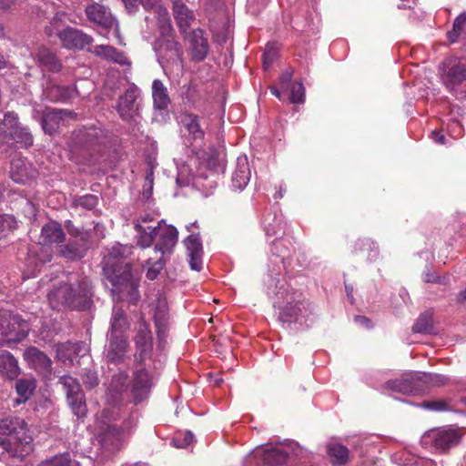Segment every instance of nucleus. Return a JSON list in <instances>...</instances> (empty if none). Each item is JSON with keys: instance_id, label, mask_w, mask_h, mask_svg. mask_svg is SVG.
Segmentation results:
<instances>
[{"instance_id": "37998d69", "label": "nucleus", "mask_w": 466, "mask_h": 466, "mask_svg": "<svg viewBox=\"0 0 466 466\" xmlns=\"http://www.w3.org/2000/svg\"><path fill=\"white\" fill-rule=\"evenodd\" d=\"M461 37L466 38V12L454 19L452 29L447 32V38L451 43H456Z\"/></svg>"}, {"instance_id": "0eeeda50", "label": "nucleus", "mask_w": 466, "mask_h": 466, "mask_svg": "<svg viewBox=\"0 0 466 466\" xmlns=\"http://www.w3.org/2000/svg\"><path fill=\"white\" fill-rule=\"evenodd\" d=\"M25 320L11 312L0 310V345L12 347L22 341L28 334Z\"/></svg>"}, {"instance_id": "6e6552de", "label": "nucleus", "mask_w": 466, "mask_h": 466, "mask_svg": "<svg viewBox=\"0 0 466 466\" xmlns=\"http://www.w3.org/2000/svg\"><path fill=\"white\" fill-rule=\"evenodd\" d=\"M153 49L163 68L183 66V47L177 37L156 38Z\"/></svg>"}, {"instance_id": "f8f14e48", "label": "nucleus", "mask_w": 466, "mask_h": 466, "mask_svg": "<svg viewBox=\"0 0 466 466\" xmlns=\"http://www.w3.org/2000/svg\"><path fill=\"white\" fill-rule=\"evenodd\" d=\"M76 113L68 109L46 107L43 111H35L34 118L39 119L45 134L54 135L60 124L66 118H75Z\"/></svg>"}, {"instance_id": "e433bc0d", "label": "nucleus", "mask_w": 466, "mask_h": 466, "mask_svg": "<svg viewBox=\"0 0 466 466\" xmlns=\"http://www.w3.org/2000/svg\"><path fill=\"white\" fill-rule=\"evenodd\" d=\"M161 222H158L157 223V226L156 227H143L140 223H139V220H137V222L135 224V228L136 230L139 233V237H138V239H137V245L142 248H148L151 246V244L153 243L155 238L157 236L158 234V231H159V224H161Z\"/></svg>"}, {"instance_id": "f704fd0d", "label": "nucleus", "mask_w": 466, "mask_h": 466, "mask_svg": "<svg viewBox=\"0 0 466 466\" xmlns=\"http://www.w3.org/2000/svg\"><path fill=\"white\" fill-rule=\"evenodd\" d=\"M94 53L96 56L113 61L119 65L129 64L127 57L123 52L118 51L116 48L107 45H98L95 46Z\"/></svg>"}, {"instance_id": "7c9ffc66", "label": "nucleus", "mask_w": 466, "mask_h": 466, "mask_svg": "<svg viewBox=\"0 0 466 466\" xmlns=\"http://www.w3.org/2000/svg\"><path fill=\"white\" fill-rule=\"evenodd\" d=\"M250 179V169L246 157H238L237 167L232 175V187L235 189L242 190L246 187Z\"/></svg>"}, {"instance_id": "72a5a7b5", "label": "nucleus", "mask_w": 466, "mask_h": 466, "mask_svg": "<svg viewBox=\"0 0 466 466\" xmlns=\"http://www.w3.org/2000/svg\"><path fill=\"white\" fill-rule=\"evenodd\" d=\"M181 123L187 132L188 138L194 142H201L205 133L200 127L199 116L194 114H185L181 117Z\"/></svg>"}, {"instance_id": "c756f323", "label": "nucleus", "mask_w": 466, "mask_h": 466, "mask_svg": "<svg viewBox=\"0 0 466 466\" xmlns=\"http://www.w3.org/2000/svg\"><path fill=\"white\" fill-rule=\"evenodd\" d=\"M65 239L62 226L56 221H50L42 227L40 243L49 246L53 243H60Z\"/></svg>"}, {"instance_id": "774afa93", "label": "nucleus", "mask_w": 466, "mask_h": 466, "mask_svg": "<svg viewBox=\"0 0 466 466\" xmlns=\"http://www.w3.org/2000/svg\"><path fill=\"white\" fill-rule=\"evenodd\" d=\"M194 441V435L191 431H186L184 433L183 441H180L178 438L174 439V442L177 447H186L189 444H191Z\"/></svg>"}, {"instance_id": "603ef678", "label": "nucleus", "mask_w": 466, "mask_h": 466, "mask_svg": "<svg viewBox=\"0 0 466 466\" xmlns=\"http://www.w3.org/2000/svg\"><path fill=\"white\" fill-rule=\"evenodd\" d=\"M131 253V247L116 243L108 249L107 258L105 262L114 263L123 261Z\"/></svg>"}, {"instance_id": "c85d7f7f", "label": "nucleus", "mask_w": 466, "mask_h": 466, "mask_svg": "<svg viewBox=\"0 0 466 466\" xmlns=\"http://www.w3.org/2000/svg\"><path fill=\"white\" fill-rule=\"evenodd\" d=\"M24 357L30 366L42 372L51 370L52 361L49 357L35 347H29L24 352Z\"/></svg>"}, {"instance_id": "f03ea898", "label": "nucleus", "mask_w": 466, "mask_h": 466, "mask_svg": "<svg viewBox=\"0 0 466 466\" xmlns=\"http://www.w3.org/2000/svg\"><path fill=\"white\" fill-rule=\"evenodd\" d=\"M24 420L15 417L0 420V447L11 457L24 458L32 451V438Z\"/></svg>"}, {"instance_id": "c03bdc74", "label": "nucleus", "mask_w": 466, "mask_h": 466, "mask_svg": "<svg viewBox=\"0 0 466 466\" xmlns=\"http://www.w3.org/2000/svg\"><path fill=\"white\" fill-rule=\"evenodd\" d=\"M38 61L46 70L53 73H56L62 68V65L56 55L47 49L39 50Z\"/></svg>"}, {"instance_id": "c9c22d12", "label": "nucleus", "mask_w": 466, "mask_h": 466, "mask_svg": "<svg viewBox=\"0 0 466 466\" xmlns=\"http://www.w3.org/2000/svg\"><path fill=\"white\" fill-rule=\"evenodd\" d=\"M152 96L154 106L157 109H167L170 104V98L167 90L161 80L155 79L152 84Z\"/></svg>"}, {"instance_id": "473e14b6", "label": "nucleus", "mask_w": 466, "mask_h": 466, "mask_svg": "<svg viewBox=\"0 0 466 466\" xmlns=\"http://www.w3.org/2000/svg\"><path fill=\"white\" fill-rule=\"evenodd\" d=\"M20 373L16 359L8 351H0V374L8 380H15Z\"/></svg>"}, {"instance_id": "ea45409f", "label": "nucleus", "mask_w": 466, "mask_h": 466, "mask_svg": "<svg viewBox=\"0 0 466 466\" xmlns=\"http://www.w3.org/2000/svg\"><path fill=\"white\" fill-rule=\"evenodd\" d=\"M35 390V381L32 379H20L15 382V390L18 398L15 399V404L26 402L33 395Z\"/></svg>"}, {"instance_id": "5701e85b", "label": "nucleus", "mask_w": 466, "mask_h": 466, "mask_svg": "<svg viewBox=\"0 0 466 466\" xmlns=\"http://www.w3.org/2000/svg\"><path fill=\"white\" fill-rule=\"evenodd\" d=\"M108 343L105 349V357L107 362L118 364L124 360L127 351V337L107 336Z\"/></svg>"}, {"instance_id": "6ab92c4d", "label": "nucleus", "mask_w": 466, "mask_h": 466, "mask_svg": "<svg viewBox=\"0 0 466 466\" xmlns=\"http://www.w3.org/2000/svg\"><path fill=\"white\" fill-rule=\"evenodd\" d=\"M172 14L179 33L182 35H187L188 30L196 21L195 12L183 0H173Z\"/></svg>"}, {"instance_id": "09e8293b", "label": "nucleus", "mask_w": 466, "mask_h": 466, "mask_svg": "<svg viewBox=\"0 0 466 466\" xmlns=\"http://www.w3.org/2000/svg\"><path fill=\"white\" fill-rule=\"evenodd\" d=\"M291 242L289 239L285 238H276L271 245V252L281 258L282 261L284 262L286 258H288L290 256L291 251Z\"/></svg>"}, {"instance_id": "79ce46f5", "label": "nucleus", "mask_w": 466, "mask_h": 466, "mask_svg": "<svg viewBox=\"0 0 466 466\" xmlns=\"http://www.w3.org/2000/svg\"><path fill=\"white\" fill-rule=\"evenodd\" d=\"M130 427V421H125L122 426L107 423L102 429L101 439L103 441L120 440L129 431Z\"/></svg>"}, {"instance_id": "052dcab7", "label": "nucleus", "mask_w": 466, "mask_h": 466, "mask_svg": "<svg viewBox=\"0 0 466 466\" xmlns=\"http://www.w3.org/2000/svg\"><path fill=\"white\" fill-rule=\"evenodd\" d=\"M153 186H154V170L153 167H150L147 170L146 177H145V183L143 185V197L146 199H148L152 193H153Z\"/></svg>"}, {"instance_id": "3c124183", "label": "nucleus", "mask_w": 466, "mask_h": 466, "mask_svg": "<svg viewBox=\"0 0 466 466\" xmlns=\"http://www.w3.org/2000/svg\"><path fill=\"white\" fill-rule=\"evenodd\" d=\"M264 229L268 236H277L279 233L282 232V220L280 218H278L275 214H268L264 217L263 219Z\"/></svg>"}, {"instance_id": "39448f33", "label": "nucleus", "mask_w": 466, "mask_h": 466, "mask_svg": "<svg viewBox=\"0 0 466 466\" xmlns=\"http://www.w3.org/2000/svg\"><path fill=\"white\" fill-rule=\"evenodd\" d=\"M441 78L446 89L458 98L466 97V60L448 58L440 67Z\"/></svg>"}, {"instance_id": "dca6fc26", "label": "nucleus", "mask_w": 466, "mask_h": 466, "mask_svg": "<svg viewBox=\"0 0 466 466\" xmlns=\"http://www.w3.org/2000/svg\"><path fill=\"white\" fill-rule=\"evenodd\" d=\"M59 40L64 48L83 50L92 44L93 37L83 30L66 25L59 34Z\"/></svg>"}, {"instance_id": "864d4df0", "label": "nucleus", "mask_w": 466, "mask_h": 466, "mask_svg": "<svg viewBox=\"0 0 466 466\" xmlns=\"http://www.w3.org/2000/svg\"><path fill=\"white\" fill-rule=\"evenodd\" d=\"M94 140L95 137L91 134H86L83 135L81 137L78 138V143L81 144L83 141H85L86 145L83 147H78L76 145H75L71 148V154L72 157L76 158V161L78 162L77 159L78 156H82L85 157L86 154H90V150L92 149L94 146Z\"/></svg>"}, {"instance_id": "4d7b16f0", "label": "nucleus", "mask_w": 466, "mask_h": 466, "mask_svg": "<svg viewBox=\"0 0 466 466\" xmlns=\"http://www.w3.org/2000/svg\"><path fill=\"white\" fill-rule=\"evenodd\" d=\"M165 263L166 261L163 258H159L155 262L152 261V258H148L147 264L149 267L146 274L147 278L150 280H154L164 268Z\"/></svg>"}, {"instance_id": "49530a36", "label": "nucleus", "mask_w": 466, "mask_h": 466, "mask_svg": "<svg viewBox=\"0 0 466 466\" xmlns=\"http://www.w3.org/2000/svg\"><path fill=\"white\" fill-rule=\"evenodd\" d=\"M17 228L18 222L13 215L0 213V240L6 238Z\"/></svg>"}, {"instance_id": "4c0bfd02", "label": "nucleus", "mask_w": 466, "mask_h": 466, "mask_svg": "<svg viewBox=\"0 0 466 466\" xmlns=\"http://www.w3.org/2000/svg\"><path fill=\"white\" fill-rule=\"evenodd\" d=\"M67 14L64 11L56 12L53 17L49 20L48 24L44 27V33L48 37L57 36L66 26V20Z\"/></svg>"}, {"instance_id": "58836bf2", "label": "nucleus", "mask_w": 466, "mask_h": 466, "mask_svg": "<svg viewBox=\"0 0 466 466\" xmlns=\"http://www.w3.org/2000/svg\"><path fill=\"white\" fill-rule=\"evenodd\" d=\"M158 35L156 38L177 37L167 8L158 6Z\"/></svg>"}, {"instance_id": "b1692460", "label": "nucleus", "mask_w": 466, "mask_h": 466, "mask_svg": "<svg viewBox=\"0 0 466 466\" xmlns=\"http://www.w3.org/2000/svg\"><path fill=\"white\" fill-rule=\"evenodd\" d=\"M77 95L76 88L60 86L52 81L46 82L43 88V96L51 102L66 103Z\"/></svg>"}, {"instance_id": "aec40b11", "label": "nucleus", "mask_w": 466, "mask_h": 466, "mask_svg": "<svg viewBox=\"0 0 466 466\" xmlns=\"http://www.w3.org/2000/svg\"><path fill=\"white\" fill-rule=\"evenodd\" d=\"M289 452L281 448H257L254 450L252 458L257 463H263L267 466H280L287 462Z\"/></svg>"}, {"instance_id": "338daca9", "label": "nucleus", "mask_w": 466, "mask_h": 466, "mask_svg": "<svg viewBox=\"0 0 466 466\" xmlns=\"http://www.w3.org/2000/svg\"><path fill=\"white\" fill-rule=\"evenodd\" d=\"M445 277H440L433 272L427 271L424 274V281L426 283H437V284H445L446 283Z\"/></svg>"}, {"instance_id": "6e6d98bb", "label": "nucleus", "mask_w": 466, "mask_h": 466, "mask_svg": "<svg viewBox=\"0 0 466 466\" xmlns=\"http://www.w3.org/2000/svg\"><path fill=\"white\" fill-rule=\"evenodd\" d=\"M289 99L292 104L304 103L305 87L301 82H295L291 85Z\"/></svg>"}, {"instance_id": "8fccbe9b", "label": "nucleus", "mask_w": 466, "mask_h": 466, "mask_svg": "<svg viewBox=\"0 0 466 466\" xmlns=\"http://www.w3.org/2000/svg\"><path fill=\"white\" fill-rule=\"evenodd\" d=\"M10 141L20 143L25 147H29L33 145V136L27 127H23L20 123H18L14 132L10 136Z\"/></svg>"}, {"instance_id": "f3484780", "label": "nucleus", "mask_w": 466, "mask_h": 466, "mask_svg": "<svg viewBox=\"0 0 466 466\" xmlns=\"http://www.w3.org/2000/svg\"><path fill=\"white\" fill-rule=\"evenodd\" d=\"M384 389L402 394H418L422 390L421 378L419 374H404L400 379L390 380L385 382Z\"/></svg>"}, {"instance_id": "bf43d9fd", "label": "nucleus", "mask_w": 466, "mask_h": 466, "mask_svg": "<svg viewBox=\"0 0 466 466\" xmlns=\"http://www.w3.org/2000/svg\"><path fill=\"white\" fill-rule=\"evenodd\" d=\"M81 379L86 389H94L99 384L96 371L91 369H85L81 373Z\"/></svg>"}, {"instance_id": "9b49d317", "label": "nucleus", "mask_w": 466, "mask_h": 466, "mask_svg": "<svg viewBox=\"0 0 466 466\" xmlns=\"http://www.w3.org/2000/svg\"><path fill=\"white\" fill-rule=\"evenodd\" d=\"M85 14L93 25L107 32L114 29L118 35V21L108 6L99 3H92L86 5Z\"/></svg>"}, {"instance_id": "de8ad7c7", "label": "nucleus", "mask_w": 466, "mask_h": 466, "mask_svg": "<svg viewBox=\"0 0 466 466\" xmlns=\"http://www.w3.org/2000/svg\"><path fill=\"white\" fill-rule=\"evenodd\" d=\"M329 456L333 459L335 465H343L349 460V450L341 444H331L328 448Z\"/></svg>"}, {"instance_id": "20e7f679", "label": "nucleus", "mask_w": 466, "mask_h": 466, "mask_svg": "<svg viewBox=\"0 0 466 466\" xmlns=\"http://www.w3.org/2000/svg\"><path fill=\"white\" fill-rule=\"evenodd\" d=\"M103 272L112 285V291L120 298L133 299L137 293V282L134 279L131 266L124 261L105 262Z\"/></svg>"}, {"instance_id": "a878e982", "label": "nucleus", "mask_w": 466, "mask_h": 466, "mask_svg": "<svg viewBox=\"0 0 466 466\" xmlns=\"http://www.w3.org/2000/svg\"><path fill=\"white\" fill-rule=\"evenodd\" d=\"M153 310L157 338L161 342L167 335L168 327V307L167 300L164 298H157Z\"/></svg>"}, {"instance_id": "bb28decb", "label": "nucleus", "mask_w": 466, "mask_h": 466, "mask_svg": "<svg viewBox=\"0 0 466 466\" xmlns=\"http://www.w3.org/2000/svg\"><path fill=\"white\" fill-rule=\"evenodd\" d=\"M189 265L193 270L200 271L202 268L203 248L198 234H191L184 240Z\"/></svg>"}, {"instance_id": "7ed1b4c3", "label": "nucleus", "mask_w": 466, "mask_h": 466, "mask_svg": "<svg viewBox=\"0 0 466 466\" xmlns=\"http://www.w3.org/2000/svg\"><path fill=\"white\" fill-rule=\"evenodd\" d=\"M65 228L70 237L76 238L58 247L59 255L68 260H79L86 256L93 239L100 240L104 238V227L99 223L94 226L93 232L83 227H76L71 220L65 221Z\"/></svg>"}, {"instance_id": "a211bd4d", "label": "nucleus", "mask_w": 466, "mask_h": 466, "mask_svg": "<svg viewBox=\"0 0 466 466\" xmlns=\"http://www.w3.org/2000/svg\"><path fill=\"white\" fill-rule=\"evenodd\" d=\"M152 387L151 378L145 369L137 370L134 372L130 388V395L135 405H137L148 397Z\"/></svg>"}, {"instance_id": "5fc2aeb1", "label": "nucleus", "mask_w": 466, "mask_h": 466, "mask_svg": "<svg viewBox=\"0 0 466 466\" xmlns=\"http://www.w3.org/2000/svg\"><path fill=\"white\" fill-rule=\"evenodd\" d=\"M30 257L35 258V266L39 264L43 265L50 262L52 259V250L49 247L42 245L38 250L30 251Z\"/></svg>"}, {"instance_id": "680f3d73", "label": "nucleus", "mask_w": 466, "mask_h": 466, "mask_svg": "<svg viewBox=\"0 0 466 466\" xmlns=\"http://www.w3.org/2000/svg\"><path fill=\"white\" fill-rule=\"evenodd\" d=\"M40 466H71V459L68 453H64L42 462Z\"/></svg>"}, {"instance_id": "423d86ee", "label": "nucleus", "mask_w": 466, "mask_h": 466, "mask_svg": "<svg viewBox=\"0 0 466 466\" xmlns=\"http://www.w3.org/2000/svg\"><path fill=\"white\" fill-rule=\"evenodd\" d=\"M461 429L452 426L434 428L426 431L420 439L423 447L438 453H448L457 447L462 439Z\"/></svg>"}, {"instance_id": "a18cd8bd", "label": "nucleus", "mask_w": 466, "mask_h": 466, "mask_svg": "<svg viewBox=\"0 0 466 466\" xmlns=\"http://www.w3.org/2000/svg\"><path fill=\"white\" fill-rule=\"evenodd\" d=\"M414 333L431 334L434 333L432 312L428 310L421 313L412 326Z\"/></svg>"}, {"instance_id": "1a4fd4ad", "label": "nucleus", "mask_w": 466, "mask_h": 466, "mask_svg": "<svg viewBox=\"0 0 466 466\" xmlns=\"http://www.w3.org/2000/svg\"><path fill=\"white\" fill-rule=\"evenodd\" d=\"M58 382L63 387L66 402L74 415L78 419L85 418L87 414L86 396L77 379L64 375L59 378Z\"/></svg>"}, {"instance_id": "ddd939ff", "label": "nucleus", "mask_w": 466, "mask_h": 466, "mask_svg": "<svg viewBox=\"0 0 466 466\" xmlns=\"http://www.w3.org/2000/svg\"><path fill=\"white\" fill-rule=\"evenodd\" d=\"M139 96L140 90L135 85L128 86L124 94L119 96L116 109L122 120L130 121L138 115L140 108Z\"/></svg>"}, {"instance_id": "9d476101", "label": "nucleus", "mask_w": 466, "mask_h": 466, "mask_svg": "<svg viewBox=\"0 0 466 466\" xmlns=\"http://www.w3.org/2000/svg\"><path fill=\"white\" fill-rule=\"evenodd\" d=\"M314 306L306 299H291L279 308V320L284 324L307 323L314 314Z\"/></svg>"}, {"instance_id": "e2e57ef3", "label": "nucleus", "mask_w": 466, "mask_h": 466, "mask_svg": "<svg viewBox=\"0 0 466 466\" xmlns=\"http://www.w3.org/2000/svg\"><path fill=\"white\" fill-rule=\"evenodd\" d=\"M98 198L95 195L87 194L79 198L76 199V204L91 210L95 208L97 205Z\"/></svg>"}, {"instance_id": "0e129e2a", "label": "nucleus", "mask_w": 466, "mask_h": 466, "mask_svg": "<svg viewBox=\"0 0 466 466\" xmlns=\"http://www.w3.org/2000/svg\"><path fill=\"white\" fill-rule=\"evenodd\" d=\"M115 407L116 406L112 408H106L101 411V419L104 425H106L107 423L111 424L119 419V412Z\"/></svg>"}, {"instance_id": "69168bd1", "label": "nucleus", "mask_w": 466, "mask_h": 466, "mask_svg": "<svg viewBox=\"0 0 466 466\" xmlns=\"http://www.w3.org/2000/svg\"><path fill=\"white\" fill-rule=\"evenodd\" d=\"M420 377L421 378V384L422 383H430L433 386H440V385H443L447 382L448 379L442 375H438V374H422L421 376L420 375Z\"/></svg>"}, {"instance_id": "2eb2a0df", "label": "nucleus", "mask_w": 466, "mask_h": 466, "mask_svg": "<svg viewBox=\"0 0 466 466\" xmlns=\"http://www.w3.org/2000/svg\"><path fill=\"white\" fill-rule=\"evenodd\" d=\"M183 36L189 44L191 60L194 62L205 60L210 50L205 31L201 28H197L187 32V35Z\"/></svg>"}, {"instance_id": "2f4dec72", "label": "nucleus", "mask_w": 466, "mask_h": 466, "mask_svg": "<svg viewBox=\"0 0 466 466\" xmlns=\"http://www.w3.org/2000/svg\"><path fill=\"white\" fill-rule=\"evenodd\" d=\"M352 252L366 260H374L379 256V248L370 238H361L355 241Z\"/></svg>"}, {"instance_id": "4468645a", "label": "nucleus", "mask_w": 466, "mask_h": 466, "mask_svg": "<svg viewBox=\"0 0 466 466\" xmlns=\"http://www.w3.org/2000/svg\"><path fill=\"white\" fill-rule=\"evenodd\" d=\"M136 353L135 361L143 364L151 357L153 350V337L148 324L140 322L137 333L135 337Z\"/></svg>"}, {"instance_id": "a19ab883", "label": "nucleus", "mask_w": 466, "mask_h": 466, "mask_svg": "<svg viewBox=\"0 0 466 466\" xmlns=\"http://www.w3.org/2000/svg\"><path fill=\"white\" fill-rule=\"evenodd\" d=\"M18 116L13 112L5 115L4 119L0 121V143H9L10 136L18 125Z\"/></svg>"}, {"instance_id": "13d9d810", "label": "nucleus", "mask_w": 466, "mask_h": 466, "mask_svg": "<svg viewBox=\"0 0 466 466\" xmlns=\"http://www.w3.org/2000/svg\"><path fill=\"white\" fill-rule=\"evenodd\" d=\"M420 406L426 410L434 411H448L451 410L450 402L445 400H425Z\"/></svg>"}, {"instance_id": "393cba45", "label": "nucleus", "mask_w": 466, "mask_h": 466, "mask_svg": "<svg viewBox=\"0 0 466 466\" xmlns=\"http://www.w3.org/2000/svg\"><path fill=\"white\" fill-rule=\"evenodd\" d=\"M158 242L155 246V251L160 252L162 256L171 254L177 242L178 232L173 226L161 227L159 224Z\"/></svg>"}, {"instance_id": "412c9836", "label": "nucleus", "mask_w": 466, "mask_h": 466, "mask_svg": "<svg viewBox=\"0 0 466 466\" xmlns=\"http://www.w3.org/2000/svg\"><path fill=\"white\" fill-rule=\"evenodd\" d=\"M128 383V375L120 372L113 376L106 392V400L112 406L121 405L125 399L124 393L127 392Z\"/></svg>"}, {"instance_id": "4be33fe9", "label": "nucleus", "mask_w": 466, "mask_h": 466, "mask_svg": "<svg viewBox=\"0 0 466 466\" xmlns=\"http://www.w3.org/2000/svg\"><path fill=\"white\" fill-rule=\"evenodd\" d=\"M11 178L17 184L25 185L35 179L37 170L24 158H15L11 162Z\"/></svg>"}, {"instance_id": "f257e3e1", "label": "nucleus", "mask_w": 466, "mask_h": 466, "mask_svg": "<svg viewBox=\"0 0 466 466\" xmlns=\"http://www.w3.org/2000/svg\"><path fill=\"white\" fill-rule=\"evenodd\" d=\"M91 280L86 276L70 275L66 281L55 285L48 292V301L53 309L85 310L91 307L94 296Z\"/></svg>"}, {"instance_id": "cd10ccee", "label": "nucleus", "mask_w": 466, "mask_h": 466, "mask_svg": "<svg viewBox=\"0 0 466 466\" xmlns=\"http://www.w3.org/2000/svg\"><path fill=\"white\" fill-rule=\"evenodd\" d=\"M129 328L130 324L123 309L118 306L113 307L107 336L127 337L126 333Z\"/></svg>"}]
</instances>
